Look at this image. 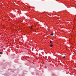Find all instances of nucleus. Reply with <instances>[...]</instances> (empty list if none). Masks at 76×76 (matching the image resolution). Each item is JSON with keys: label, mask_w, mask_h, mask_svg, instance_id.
Masks as SVG:
<instances>
[{"label": "nucleus", "mask_w": 76, "mask_h": 76, "mask_svg": "<svg viewBox=\"0 0 76 76\" xmlns=\"http://www.w3.org/2000/svg\"><path fill=\"white\" fill-rule=\"evenodd\" d=\"M30 28L31 29H32L33 28V27H32V26H30Z\"/></svg>", "instance_id": "nucleus-1"}, {"label": "nucleus", "mask_w": 76, "mask_h": 76, "mask_svg": "<svg viewBox=\"0 0 76 76\" xmlns=\"http://www.w3.org/2000/svg\"><path fill=\"white\" fill-rule=\"evenodd\" d=\"M50 43L51 44H52V41H50Z\"/></svg>", "instance_id": "nucleus-2"}, {"label": "nucleus", "mask_w": 76, "mask_h": 76, "mask_svg": "<svg viewBox=\"0 0 76 76\" xmlns=\"http://www.w3.org/2000/svg\"><path fill=\"white\" fill-rule=\"evenodd\" d=\"M52 46H53V45H51L50 46V47H52Z\"/></svg>", "instance_id": "nucleus-3"}, {"label": "nucleus", "mask_w": 76, "mask_h": 76, "mask_svg": "<svg viewBox=\"0 0 76 76\" xmlns=\"http://www.w3.org/2000/svg\"><path fill=\"white\" fill-rule=\"evenodd\" d=\"M0 54H2V53L1 52H0Z\"/></svg>", "instance_id": "nucleus-4"}, {"label": "nucleus", "mask_w": 76, "mask_h": 76, "mask_svg": "<svg viewBox=\"0 0 76 76\" xmlns=\"http://www.w3.org/2000/svg\"><path fill=\"white\" fill-rule=\"evenodd\" d=\"M51 36H53V34H51Z\"/></svg>", "instance_id": "nucleus-5"}, {"label": "nucleus", "mask_w": 76, "mask_h": 76, "mask_svg": "<svg viewBox=\"0 0 76 76\" xmlns=\"http://www.w3.org/2000/svg\"><path fill=\"white\" fill-rule=\"evenodd\" d=\"M63 58H65V56H64V57H63Z\"/></svg>", "instance_id": "nucleus-6"}, {"label": "nucleus", "mask_w": 76, "mask_h": 76, "mask_svg": "<svg viewBox=\"0 0 76 76\" xmlns=\"http://www.w3.org/2000/svg\"><path fill=\"white\" fill-rule=\"evenodd\" d=\"M48 30L49 31L50 30V29H48Z\"/></svg>", "instance_id": "nucleus-7"}, {"label": "nucleus", "mask_w": 76, "mask_h": 76, "mask_svg": "<svg viewBox=\"0 0 76 76\" xmlns=\"http://www.w3.org/2000/svg\"><path fill=\"white\" fill-rule=\"evenodd\" d=\"M57 19H58V18H57Z\"/></svg>", "instance_id": "nucleus-8"}, {"label": "nucleus", "mask_w": 76, "mask_h": 76, "mask_svg": "<svg viewBox=\"0 0 76 76\" xmlns=\"http://www.w3.org/2000/svg\"><path fill=\"white\" fill-rule=\"evenodd\" d=\"M75 68H76V66H75Z\"/></svg>", "instance_id": "nucleus-9"}]
</instances>
